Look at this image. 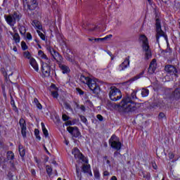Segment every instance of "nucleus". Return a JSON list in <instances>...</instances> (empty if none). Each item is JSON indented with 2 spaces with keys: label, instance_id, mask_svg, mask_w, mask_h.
<instances>
[{
  "label": "nucleus",
  "instance_id": "9",
  "mask_svg": "<svg viewBox=\"0 0 180 180\" xmlns=\"http://www.w3.org/2000/svg\"><path fill=\"white\" fill-rule=\"evenodd\" d=\"M67 130L75 139H79V137H81V132H79V129H78V127H69L67 128Z\"/></svg>",
  "mask_w": 180,
  "mask_h": 180
},
{
  "label": "nucleus",
  "instance_id": "25",
  "mask_svg": "<svg viewBox=\"0 0 180 180\" xmlns=\"http://www.w3.org/2000/svg\"><path fill=\"white\" fill-rule=\"evenodd\" d=\"M82 169L84 172V174H87L88 172H89V171H91V165H83Z\"/></svg>",
  "mask_w": 180,
  "mask_h": 180
},
{
  "label": "nucleus",
  "instance_id": "29",
  "mask_svg": "<svg viewBox=\"0 0 180 180\" xmlns=\"http://www.w3.org/2000/svg\"><path fill=\"white\" fill-rule=\"evenodd\" d=\"M15 155L13 154V152L12 151H8L7 152V160H14Z\"/></svg>",
  "mask_w": 180,
  "mask_h": 180
},
{
  "label": "nucleus",
  "instance_id": "13",
  "mask_svg": "<svg viewBox=\"0 0 180 180\" xmlns=\"http://www.w3.org/2000/svg\"><path fill=\"white\" fill-rule=\"evenodd\" d=\"M130 65V57L127 56L123 63L119 65L118 71H124L127 67Z\"/></svg>",
  "mask_w": 180,
  "mask_h": 180
},
{
  "label": "nucleus",
  "instance_id": "51",
  "mask_svg": "<svg viewBox=\"0 0 180 180\" xmlns=\"http://www.w3.org/2000/svg\"><path fill=\"white\" fill-rule=\"evenodd\" d=\"M73 103L77 109H79V104L78 103V102H77V101H73Z\"/></svg>",
  "mask_w": 180,
  "mask_h": 180
},
{
  "label": "nucleus",
  "instance_id": "45",
  "mask_svg": "<svg viewBox=\"0 0 180 180\" xmlns=\"http://www.w3.org/2000/svg\"><path fill=\"white\" fill-rule=\"evenodd\" d=\"M77 92L79 94V95H84V92L80 88H76Z\"/></svg>",
  "mask_w": 180,
  "mask_h": 180
},
{
  "label": "nucleus",
  "instance_id": "14",
  "mask_svg": "<svg viewBox=\"0 0 180 180\" xmlns=\"http://www.w3.org/2000/svg\"><path fill=\"white\" fill-rule=\"evenodd\" d=\"M155 70H157V60L155 58L150 62L148 72L149 74H154Z\"/></svg>",
  "mask_w": 180,
  "mask_h": 180
},
{
  "label": "nucleus",
  "instance_id": "22",
  "mask_svg": "<svg viewBox=\"0 0 180 180\" xmlns=\"http://www.w3.org/2000/svg\"><path fill=\"white\" fill-rule=\"evenodd\" d=\"M30 64L32 67L35 70V71H39V65H37V62H36V59L31 58L30 59Z\"/></svg>",
  "mask_w": 180,
  "mask_h": 180
},
{
  "label": "nucleus",
  "instance_id": "2",
  "mask_svg": "<svg viewBox=\"0 0 180 180\" xmlns=\"http://www.w3.org/2000/svg\"><path fill=\"white\" fill-rule=\"evenodd\" d=\"M139 40V43L142 44V50L145 54V60H150L153 57V54L148 44V39L145 34H141Z\"/></svg>",
  "mask_w": 180,
  "mask_h": 180
},
{
  "label": "nucleus",
  "instance_id": "24",
  "mask_svg": "<svg viewBox=\"0 0 180 180\" xmlns=\"http://www.w3.org/2000/svg\"><path fill=\"white\" fill-rule=\"evenodd\" d=\"M107 108L108 109H110V110H113V109H116V103L108 101Z\"/></svg>",
  "mask_w": 180,
  "mask_h": 180
},
{
  "label": "nucleus",
  "instance_id": "38",
  "mask_svg": "<svg viewBox=\"0 0 180 180\" xmlns=\"http://www.w3.org/2000/svg\"><path fill=\"white\" fill-rule=\"evenodd\" d=\"M21 47L23 51L27 50V45L26 44V42L22 41L21 42Z\"/></svg>",
  "mask_w": 180,
  "mask_h": 180
},
{
  "label": "nucleus",
  "instance_id": "18",
  "mask_svg": "<svg viewBox=\"0 0 180 180\" xmlns=\"http://www.w3.org/2000/svg\"><path fill=\"white\" fill-rule=\"evenodd\" d=\"M38 56L39 57H40L41 58H42V60H45V63H51V60H50V58H49V57H47V55L45 54L44 52H43V51L40 50L38 51Z\"/></svg>",
  "mask_w": 180,
  "mask_h": 180
},
{
  "label": "nucleus",
  "instance_id": "39",
  "mask_svg": "<svg viewBox=\"0 0 180 180\" xmlns=\"http://www.w3.org/2000/svg\"><path fill=\"white\" fill-rule=\"evenodd\" d=\"M79 117L81 119V122H82L83 123L86 124L88 122V120H86V117H85V116L84 115H79Z\"/></svg>",
  "mask_w": 180,
  "mask_h": 180
},
{
  "label": "nucleus",
  "instance_id": "5",
  "mask_svg": "<svg viewBox=\"0 0 180 180\" xmlns=\"http://www.w3.org/2000/svg\"><path fill=\"white\" fill-rule=\"evenodd\" d=\"M109 98L114 102L120 101V99H122V92L115 86H111L110 88Z\"/></svg>",
  "mask_w": 180,
  "mask_h": 180
},
{
  "label": "nucleus",
  "instance_id": "41",
  "mask_svg": "<svg viewBox=\"0 0 180 180\" xmlns=\"http://www.w3.org/2000/svg\"><path fill=\"white\" fill-rule=\"evenodd\" d=\"M112 37H113V35L109 34V35L105 36L104 38H101V39L103 41L105 40H110L112 39Z\"/></svg>",
  "mask_w": 180,
  "mask_h": 180
},
{
  "label": "nucleus",
  "instance_id": "12",
  "mask_svg": "<svg viewBox=\"0 0 180 180\" xmlns=\"http://www.w3.org/2000/svg\"><path fill=\"white\" fill-rule=\"evenodd\" d=\"M22 1L27 4V6L30 11H34L37 6V1L36 0H22Z\"/></svg>",
  "mask_w": 180,
  "mask_h": 180
},
{
  "label": "nucleus",
  "instance_id": "17",
  "mask_svg": "<svg viewBox=\"0 0 180 180\" xmlns=\"http://www.w3.org/2000/svg\"><path fill=\"white\" fill-rule=\"evenodd\" d=\"M72 154H73L75 158H79V160H84V155L81 153L78 148H74L72 150Z\"/></svg>",
  "mask_w": 180,
  "mask_h": 180
},
{
  "label": "nucleus",
  "instance_id": "11",
  "mask_svg": "<svg viewBox=\"0 0 180 180\" xmlns=\"http://www.w3.org/2000/svg\"><path fill=\"white\" fill-rule=\"evenodd\" d=\"M165 71H166V72L170 75H176V73L178 72L176 68L172 65H167L165 67Z\"/></svg>",
  "mask_w": 180,
  "mask_h": 180
},
{
  "label": "nucleus",
  "instance_id": "1",
  "mask_svg": "<svg viewBox=\"0 0 180 180\" xmlns=\"http://www.w3.org/2000/svg\"><path fill=\"white\" fill-rule=\"evenodd\" d=\"M137 90L133 91L131 94V97L129 95H127L120 103V106L124 109V112H134L137 110V106L133 101L137 98Z\"/></svg>",
  "mask_w": 180,
  "mask_h": 180
},
{
  "label": "nucleus",
  "instance_id": "37",
  "mask_svg": "<svg viewBox=\"0 0 180 180\" xmlns=\"http://www.w3.org/2000/svg\"><path fill=\"white\" fill-rule=\"evenodd\" d=\"M50 72H51V70H42V74L44 77H50Z\"/></svg>",
  "mask_w": 180,
  "mask_h": 180
},
{
  "label": "nucleus",
  "instance_id": "6",
  "mask_svg": "<svg viewBox=\"0 0 180 180\" xmlns=\"http://www.w3.org/2000/svg\"><path fill=\"white\" fill-rule=\"evenodd\" d=\"M109 143L114 150H119L122 149V143L120 142V139L116 135H112L110 139H109Z\"/></svg>",
  "mask_w": 180,
  "mask_h": 180
},
{
  "label": "nucleus",
  "instance_id": "3",
  "mask_svg": "<svg viewBox=\"0 0 180 180\" xmlns=\"http://www.w3.org/2000/svg\"><path fill=\"white\" fill-rule=\"evenodd\" d=\"M4 18L8 25L13 27L16 25V21L19 22L22 18V14L19 11H15L12 15H4Z\"/></svg>",
  "mask_w": 180,
  "mask_h": 180
},
{
  "label": "nucleus",
  "instance_id": "60",
  "mask_svg": "<svg viewBox=\"0 0 180 180\" xmlns=\"http://www.w3.org/2000/svg\"><path fill=\"white\" fill-rule=\"evenodd\" d=\"M110 180H117V177H116L115 176H112Z\"/></svg>",
  "mask_w": 180,
  "mask_h": 180
},
{
  "label": "nucleus",
  "instance_id": "58",
  "mask_svg": "<svg viewBox=\"0 0 180 180\" xmlns=\"http://www.w3.org/2000/svg\"><path fill=\"white\" fill-rule=\"evenodd\" d=\"M165 53H172V51L171 50V48H167L165 50Z\"/></svg>",
  "mask_w": 180,
  "mask_h": 180
},
{
  "label": "nucleus",
  "instance_id": "40",
  "mask_svg": "<svg viewBox=\"0 0 180 180\" xmlns=\"http://www.w3.org/2000/svg\"><path fill=\"white\" fill-rule=\"evenodd\" d=\"M85 103L87 105V106H89V108H92L94 106V104H92V101L91 100H86Z\"/></svg>",
  "mask_w": 180,
  "mask_h": 180
},
{
  "label": "nucleus",
  "instance_id": "20",
  "mask_svg": "<svg viewBox=\"0 0 180 180\" xmlns=\"http://www.w3.org/2000/svg\"><path fill=\"white\" fill-rule=\"evenodd\" d=\"M59 65V68H60L63 74H68L70 72V68L68 66L62 64L61 63H58Z\"/></svg>",
  "mask_w": 180,
  "mask_h": 180
},
{
  "label": "nucleus",
  "instance_id": "42",
  "mask_svg": "<svg viewBox=\"0 0 180 180\" xmlns=\"http://www.w3.org/2000/svg\"><path fill=\"white\" fill-rule=\"evenodd\" d=\"M142 75H144V71H142L139 75H138L134 79H132L131 81H134L135 79H139V78H141Z\"/></svg>",
  "mask_w": 180,
  "mask_h": 180
},
{
  "label": "nucleus",
  "instance_id": "50",
  "mask_svg": "<svg viewBox=\"0 0 180 180\" xmlns=\"http://www.w3.org/2000/svg\"><path fill=\"white\" fill-rule=\"evenodd\" d=\"M36 106L40 110H41L43 109V106L41 105V104L40 103H38L37 104H36Z\"/></svg>",
  "mask_w": 180,
  "mask_h": 180
},
{
  "label": "nucleus",
  "instance_id": "46",
  "mask_svg": "<svg viewBox=\"0 0 180 180\" xmlns=\"http://www.w3.org/2000/svg\"><path fill=\"white\" fill-rule=\"evenodd\" d=\"M11 105L13 106V110H14V112H18V108L16 107V105H15V101H13Z\"/></svg>",
  "mask_w": 180,
  "mask_h": 180
},
{
  "label": "nucleus",
  "instance_id": "15",
  "mask_svg": "<svg viewBox=\"0 0 180 180\" xmlns=\"http://www.w3.org/2000/svg\"><path fill=\"white\" fill-rule=\"evenodd\" d=\"M50 92L51 96L54 98L55 99H57L58 98V88L56 86V84H52L50 88Z\"/></svg>",
  "mask_w": 180,
  "mask_h": 180
},
{
  "label": "nucleus",
  "instance_id": "57",
  "mask_svg": "<svg viewBox=\"0 0 180 180\" xmlns=\"http://www.w3.org/2000/svg\"><path fill=\"white\" fill-rule=\"evenodd\" d=\"M109 175H110V174L109 173V172L105 171V172H103V176H109Z\"/></svg>",
  "mask_w": 180,
  "mask_h": 180
},
{
  "label": "nucleus",
  "instance_id": "16",
  "mask_svg": "<svg viewBox=\"0 0 180 180\" xmlns=\"http://www.w3.org/2000/svg\"><path fill=\"white\" fill-rule=\"evenodd\" d=\"M171 98H172L175 101H179V99H180V84L172 93Z\"/></svg>",
  "mask_w": 180,
  "mask_h": 180
},
{
  "label": "nucleus",
  "instance_id": "63",
  "mask_svg": "<svg viewBox=\"0 0 180 180\" xmlns=\"http://www.w3.org/2000/svg\"><path fill=\"white\" fill-rule=\"evenodd\" d=\"M95 38H89V41H94Z\"/></svg>",
  "mask_w": 180,
  "mask_h": 180
},
{
  "label": "nucleus",
  "instance_id": "62",
  "mask_svg": "<svg viewBox=\"0 0 180 180\" xmlns=\"http://www.w3.org/2000/svg\"><path fill=\"white\" fill-rule=\"evenodd\" d=\"M35 136H36L37 140H41V137H40L39 134V135H35Z\"/></svg>",
  "mask_w": 180,
  "mask_h": 180
},
{
  "label": "nucleus",
  "instance_id": "43",
  "mask_svg": "<svg viewBox=\"0 0 180 180\" xmlns=\"http://www.w3.org/2000/svg\"><path fill=\"white\" fill-rule=\"evenodd\" d=\"M64 105H65V109L69 110H72V108H71V105H70L68 103H65Z\"/></svg>",
  "mask_w": 180,
  "mask_h": 180
},
{
  "label": "nucleus",
  "instance_id": "7",
  "mask_svg": "<svg viewBox=\"0 0 180 180\" xmlns=\"http://www.w3.org/2000/svg\"><path fill=\"white\" fill-rule=\"evenodd\" d=\"M47 50L50 52L51 55L54 58V60H56V63H58V64L59 63H63V60H64V58L60 54V53H58V51L54 50V49H53L51 46H48Z\"/></svg>",
  "mask_w": 180,
  "mask_h": 180
},
{
  "label": "nucleus",
  "instance_id": "49",
  "mask_svg": "<svg viewBox=\"0 0 180 180\" xmlns=\"http://www.w3.org/2000/svg\"><path fill=\"white\" fill-rule=\"evenodd\" d=\"M27 40H32V34H30V32L27 33Z\"/></svg>",
  "mask_w": 180,
  "mask_h": 180
},
{
  "label": "nucleus",
  "instance_id": "47",
  "mask_svg": "<svg viewBox=\"0 0 180 180\" xmlns=\"http://www.w3.org/2000/svg\"><path fill=\"white\" fill-rule=\"evenodd\" d=\"M169 160H174V158H175V155L173 153H169Z\"/></svg>",
  "mask_w": 180,
  "mask_h": 180
},
{
  "label": "nucleus",
  "instance_id": "10",
  "mask_svg": "<svg viewBox=\"0 0 180 180\" xmlns=\"http://www.w3.org/2000/svg\"><path fill=\"white\" fill-rule=\"evenodd\" d=\"M19 124L21 127V134L23 139H26V130H27V128L26 127V121L25 120V119H20Z\"/></svg>",
  "mask_w": 180,
  "mask_h": 180
},
{
  "label": "nucleus",
  "instance_id": "21",
  "mask_svg": "<svg viewBox=\"0 0 180 180\" xmlns=\"http://www.w3.org/2000/svg\"><path fill=\"white\" fill-rule=\"evenodd\" d=\"M79 79H80V82H82V84H86V85H88L92 79H91V77H86V76L82 75L80 76Z\"/></svg>",
  "mask_w": 180,
  "mask_h": 180
},
{
  "label": "nucleus",
  "instance_id": "33",
  "mask_svg": "<svg viewBox=\"0 0 180 180\" xmlns=\"http://www.w3.org/2000/svg\"><path fill=\"white\" fill-rule=\"evenodd\" d=\"M39 37L41 39V40L45 41L46 40V35H44V34H43V32H41L39 30H37Z\"/></svg>",
  "mask_w": 180,
  "mask_h": 180
},
{
  "label": "nucleus",
  "instance_id": "26",
  "mask_svg": "<svg viewBox=\"0 0 180 180\" xmlns=\"http://www.w3.org/2000/svg\"><path fill=\"white\" fill-rule=\"evenodd\" d=\"M41 125L44 135L45 136L46 138L49 137V131L47 130V129H46V126L44 125V123L41 122Z\"/></svg>",
  "mask_w": 180,
  "mask_h": 180
},
{
  "label": "nucleus",
  "instance_id": "8",
  "mask_svg": "<svg viewBox=\"0 0 180 180\" xmlns=\"http://www.w3.org/2000/svg\"><path fill=\"white\" fill-rule=\"evenodd\" d=\"M89 86V89L91 90L93 94L95 95H98L99 92H101V87L99 86V84L96 82V81L94 79H91L90 82L87 84Z\"/></svg>",
  "mask_w": 180,
  "mask_h": 180
},
{
  "label": "nucleus",
  "instance_id": "52",
  "mask_svg": "<svg viewBox=\"0 0 180 180\" xmlns=\"http://www.w3.org/2000/svg\"><path fill=\"white\" fill-rule=\"evenodd\" d=\"M164 117H165V114H164V112H160L159 114V118L160 119H164Z\"/></svg>",
  "mask_w": 180,
  "mask_h": 180
},
{
  "label": "nucleus",
  "instance_id": "59",
  "mask_svg": "<svg viewBox=\"0 0 180 180\" xmlns=\"http://www.w3.org/2000/svg\"><path fill=\"white\" fill-rule=\"evenodd\" d=\"M34 103H35V105H37V103H39V100L36 98H34Z\"/></svg>",
  "mask_w": 180,
  "mask_h": 180
},
{
  "label": "nucleus",
  "instance_id": "35",
  "mask_svg": "<svg viewBox=\"0 0 180 180\" xmlns=\"http://www.w3.org/2000/svg\"><path fill=\"white\" fill-rule=\"evenodd\" d=\"M51 172H53V169L49 165L46 166V173L50 176H51Z\"/></svg>",
  "mask_w": 180,
  "mask_h": 180
},
{
  "label": "nucleus",
  "instance_id": "32",
  "mask_svg": "<svg viewBox=\"0 0 180 180\" xmlns=\"http://www.w3.org/2000/svg\"><path fill=\"white\" fill-rule=\"evenodd\" d=\"M23 56L25 58H28V60H30V58H32V56L30 55V52H29L28 51H25L23 53Z\"/></svg>",
  "mask_w": 180,
  "mask_h": 180
},
{
  "label": "nucleus",
  "instance_id": "53",
  "mask_svg": "<svg viewBox=\"0 0 180 180\" xmlns=\"http://www.w3.org/2000/svg\"><path fill=\"white\" fill-rule=\"evenodd\" d=\"M97 119H98L100 122H102L103 120V117L101 115H97Z\"/></svg>",
  "mask_w": 180,
  "mask_h": 180
},
{
  "label": "nucleus",
  "instance_id": "34",
  "mask_svg": "<svg viewBox=\"0 0 180 180\" xmlns=\"http://www.w3.org/2000/svg\"><path fill=\"white\" fill-rule=\"evenodd\" d=\"M66 60L70 61V63H74L75 61V57L72 58V56H70V55L66 56Z\"/></svg>",
  "mask_w": 180,
  "mask_h": 180
},
{
  "label": "nucleus",
  "instance_id": "23",
  "mask_svg": "<svg viewBox=\"0 0 180 180\" xmlns=\"http://www.w3.org/2000/svg\"><path fill=\"white\" fill-rule=\"evenodd\" d=\"M32 26H34V27H37V29H39V30H41V29L43 27L41 24H40V22L37 20L32 21Z\"/></svg>",
  "mask_w": 180,
  "mask_h": 180
},
{
  "label": "nucleus",
  "instance_id": "48",
  "mask_svg": "<svg viewBox=\"0 0 180 180\" xmlns=\"http://www.w3.org/2000/svg\"><path fill=\"white\" fill-rule=\"evenodd\" d=\"M79 109H80L82 112H85V110H86V109L85 108V105H81L80 106H79Z\"/></svg>",
  "mask_w": 180,
  "mask_h": 180
},
{
  "label": "nucleus",
  "instance_id": "28",
  "mask_svg": "<svg viewBox=\"0 0 180 180\" xmlns=\"http://www.w3.org/2000/svg\"><path fill=\"white\" fill-rule=\"evenodd\" d=\"M13 39L15 41V43H20V37L19 36L18 33H15L13 35Z\"/></svg>",
  "mask_w": 180,
  "mask_h": 180
},
{
  "label": "nucleus",
  "instance_id": "55",
  "mask_svg": "<svg viewBox=\"0 0 180 180\" xmlns=\"http://www.w3.org/2000/svg\"><path fill=\"white\" fill-rule=\"evenodd\" d=\"M31 174H32V176H36V170H34V169H32Z\"/></svg>",
  "mask_w": 180,
  "mask_h": 180
},
{
  "label": "nucleus",
  "instance_id": "27",
  "mask_svg": "<svg viewBox=\"0 0 180 180\" xmlns=\"http://www.w3.org/2000/svg\"><path fill=\"white\" fill-rule=\"evenodd\" d=\"M18 151L20 153V157H25V148H23V146L19 145Z\"/></svg>",
  "mask_w": 180,
  "mask_h": 180
},
{
  "label": "nucleus",
  "instance_id": "19",
  "mask_svg": "<svg viewBox=\"0 0 180 180\" xmlns=\"http://www.w3.org/2000/svg\"><path fill=\"white\" fill-rule=\"evenodd\" d=\"M42 71H51V62L42 63Z\"/></svg>",
  "mask_w": 180,
  "mask_h": 180
},
{
  "label": "nucleus",
  "instance_id": "44",
  "mask_svg": "<svg viewBox=\"0 0 180 180\" xmlns=\"http://www.w3.org/2000/svg\"><path fill=\"white\" fill-rule=\"evenodd\" d=\"M62 119H63V120L64 122H67V120H70V117L68 116V115H65V114H63V115H62Z\"/></svg>",
  "mask_w": 180,
  "mask_h": 180
},
{
  "label": "nucleus",
  "instance_id": "61",
  "mask_svg": "<svg viewBox=\"0 0 180 180\" xmlns=\"http://www.w3.org/2000/svg\"><path fill=\"white\" fill-rule=\"evenodd\" d=\"M119 154H120L119 152H115L114 157H117V155H119Z\"/></svg>",
  "mask_w": 180,
  "mask_h": 180
},
{
  "label": "nucleus",
  "instance_id": "54",
  "mask_svg": "<svg viewBox=\"0 0 180 180\" xmlns=\"http://www.w3.org/2000/svg\"><path fill=\"white\" fill-rule=\"evenodd\" d=\"M94 41L96 43H99V41H103L102 38H94Z\"/></svg>",
  "mask_w": 180,
  "mask_h": 180
},
{
  "label": "nucleus",
  "instance_id": "56",
  "mask_svg": "<svg viewBox=\"0 0 180 180\" xmlns=\"http://www.w3.org/2000/svg\"><path fill=\"white\" fill-rule=\"evenodd\" d=\"M34 134H35V136H39V134H40V131H39V129H35Z\"/></svg>",
  "mask_w": 180,
  "mask_h": 180
},
{
  "label": "nucleus",
  "instance_id": "36",
  "mask_svg": "<svg viewBox=\"0 0 180 180\" xmlns=\"http://www.w3.org/2000/svg\"><path fill=\"white\" fill-rule=\"evenodd\" d=\"M19 32L20 33V34H25L26 33V28L23 26H21L19 27Z\"/></svg>",
  "mask_w": 180,
  "mask_h": 180
},
{
  "label": "nucleus",
  "instance_id": "31",
  "mask_svg": "<svg viewBox=\"0 0 180 180\" xmlns=\"http://www.w3.org/2000/svg\"><path fill=\"white\" fill-rule=\"evenodd\" d=\"M94 177L96 179H101V174L99 173V170L96 169L94 170Z\"/></svg>",
  "mask_w": 180,
  "mask_h": 180
},
{
  "label": "nucleus",
  "instance_id": "4",
  "mask_svg": "<svg viewBox=\"0 0 180 180\" xmlns=\"http://www.w3.org/2000/svg\"><path fill=\"white\" fill-rule=\"evenodd\" d=\"M155 27H156V41L160 43V37H165L166 41H168V37L165 34V32L162 31L161 28V20L160 18H156L155 20Z\"/></svg>",
  "mask_w": 180,
  "mask_h": 180
},
{
  "label": "nucleus",
  "instance_id": "64",
  "mask_svg": "<svg viewBox=\"0 0 180 180\" xmlns=\"http://www.w3.org/2000/svg\"><path fill=\"white\" fill-rule=\"evenodd\" d=\"M13 51H18V48H16V46H14L13 48Z\"/></svg>",
  "mask_w": 180,
  "mask_h": 180
},
{
  "label": "nucleus",
  "instance_id": "30",
  "mask_svg": "<svg viewBox=\"0 0 180 180\" xmlns=\"http://www.w3.org/2000/svg\"><path fill=\"white\" fill-rule=\"evenodd\" d=\"M148 94H150V91L147 89H143L141 91V95L143 98H146V96H148Z\"/></svg>",
  "mask_w": 180,
  "mask_h": 180
}]
</instances>
